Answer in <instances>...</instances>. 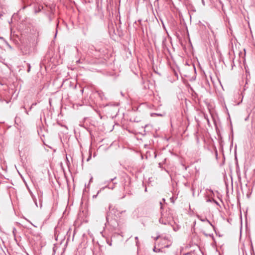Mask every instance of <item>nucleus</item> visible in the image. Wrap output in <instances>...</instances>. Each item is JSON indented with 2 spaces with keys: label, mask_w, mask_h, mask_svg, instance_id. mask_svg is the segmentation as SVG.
<instances>
[{
  "label": "nucleus",
  "mask_w": 255,
  "mask_h": 255,
  "mask_svg": "<svg viewBox=\"0 0 255 255\" xmlns=\"http://www.w3.org/2000/svg\"><path fill=\"white\" fill-rule=\"evenodd\" d=\"M106 219H107V222L110 225L112 226L113 227V228H117L118 227V222H117L116 220H111L110 221H109V218H108V217H107Z\"/></svg>",
  "instance_id": "1"
},
{
  "label": "nucleus",
  "mask_w": 255,
  "mask_h": 255,
  "mask_svg": "<svg viewBox=\"0 0 255 255\" xmlns=\"http://www.w3.org/2000/svg\"><path fill=\"white\" fill-rule=\"evenodd\" d=\"M159 222L160 223L164 225H166L168 223V221L164 219L162 214L161 215V217L159 220Z\"/></svg>",
  "instance_id": "2"
},
{
  "label": "nucleus",
  "mask_w": 255,
  "mask_h": 255,
  "mask_svg": "<svg viewBox=\"0 0 255 255\" xmlns=\"http://www.w3.org/2000/svg\"><path fill=\"white\" fill-rule=\"evenodd\" d=\"M126 212V211H120L118 210L117 209L115 210V214L116 216L120 217V214H121L123 213Z\"/></svg>",
  "instance_id": "3"
},
{
  "label": "nucleus",
  "mask_w": 255,
  "mask_h": 255,
  "mask_svg": "<svg viewBox=\"0 0 255 255\" xmlns=\"http://www.w3.org/2000/svg\"><path fill=\"white\" fill-rule=\"evenodd\" d=\"M198 218L202 222H207L209 224H210L211 226H212V224L211 223V222L207 219V218L205 217L203 218H201L200 217L198 216Z\"/></svg>",
  "instance_id": "4"
},
{
  "label": "nucleus",
  "mask_w": 255,
  "mask_h": 255,
  "mask_svg": "<svg viewBox=\"0 0 255 255\" xmlns=\"http://www.w3.org/2000/svg\"><path fill=\"white\" fill-rule=\"evenodd\" d=\"M27 66H28L27 72H29L30 71V68H31V66H30V64H27Z\"/></svg>",
  "instance_id": "5"
},
{
  "label": "nucleus",
  "mask_w": 255,
  "mask_h": 255,
  "mask_svg": "<svg viewBox=\"0 0 255 255\" xmlns=\"http://www.w3.org/2000/svg\"><path fill=\"white\" fill-rule=\"evenodd\" d=\"M36 105V103H33L31 105V107H30L29 110H31L32 109V107L34 106H35Z\"/></svg>",
  "instance_id": "6"
},
{
  "label": "nucleus",
  "mask_w": 255,
  "mask_h": 255,
  "mask_svg": "<svg viewBox=\"0 0 255 255\" xmlns=\"http://www.w3.org/2000/svg\"><path fill=\"white\" fill-rule=\"evenodd\" d=\"M33 200H34V202H35V204L36 206L37 207H38V205H37V204L36 199H35V198H33Z\"/></svg>",
  "instance_id": "7"
},
{
  "label": "nucleus",
  "mask_w": 255,
  "mask_h": 255,
  "mask_svg": "<svg viewBox=\"0 0 255 255\" xmlns=\"http://www.w3.org/2000/svg\"><path fill=\"white\" fill-rule=\"evenodd\" d=\"M135 239L136 240V245L138 244V237H136L135 238Z\"/></svg>",
  "instance_id": "8"
},
{
  "label": "nucleus",
  "mask_w": 255,
  "mask_h": 255,
  "mask_svg": "<svg viewBox=\"0 0 255 255\" xmlns=\"http://www.w3.org/2000/svg\"><path fill=\"white\" fill-rule=\"evenodd\" d=\"M41 10V9L40 8V7H39L38 9H37V10H35V12L37 13L39 11H40Z\"/></svg>",
  "instance_id": "9"
},
{
  "label": "nucleus",
  "mask_w": 255,
  "mask_h": 255,
  "mask_svg": "<svg viewBox=\"0 0 255 255\" xmlns=\"http://www.w3.org/2000/svg\"><path fill=\"white\" fill-rule=\"evenodd\" d=\"M213 202H214L215 204H217V205H218V204H219L217 201H215V200H213Z\"/></svg>",
  "instance_id": "10"
},
{
  "label": "nucleus",
  "mask_w": 255,
  "mask_h": 255,
  "mask_svg": "<svg viewBox=\"0 0 255 255\" xmlns=\"http://www.w3.org/2000/svg\"><path fill=\"white\" fill-rule=\"evenodd\" d=\"M202 3L203 4V5H204L205 4L204 0H202Z\"/></svg>",
  "instance_id": "11"
},
{
  "label": "nucleus",
  "mask_w": 255,
  "mask_h": 255,
  "mask_svg": "<svg viewBox=\"0 0 255 255\" xmlns=\"http://www.w3.org/2000/svg\"><path fill=\"white\" fill-rule=\"evenodd\" d=\"M160 205H161V207H160V208H161V209H162V203H161V202H160Z\"/></svg>",
  "instance_id": "12"
},
{
  "label": "nucleus",
  "mask_w": 255,
  "mask_h": 255,
  "mask_svg": "<svg viewBox=\"0 0 255 255\" xmlns=\"http://www.w3.org/2000/svg\"><path fill=\"white\" fill-rule=\"evenodd\" d=\"M207 201H208V202H209V201L210 202V201H211V200H210V199H208V200H207Z\"/></svg>",
  "instance_id": "13"
},
{
  "label": "nucleus",
  "mask_w": 255,
  "mask_h": 255,
  "mask_svg": "<svg viewBox=\"0 0 255 255\" xmlns=\"http://www.w3.org/2000/svg\"><path fill=\"white\" fill-rule=\"evenodd\" d=\"M158 238H159L158 237H157L155 238V240H157V239H158Z\"/></svg>",
  "instance_id": "14"
},
{
  "label": "nucleus",
  "mask_w": 255,
  "mask_h": 255,
  "mask_svg": "<svg viewBox=\"0 0 255 255\" xmlns=\"http://www.w3.org/2000/svg\"><path fill=\"white\" fill-rule=\"evenodd\" d=\"M153 251H154V252H156V251H155V248H154Z\"/></svg>",
  "instance_id": "15"
},
{
  "label": "nucleus",
  "mask_w": 255,
  "mask_h": 255,
  "mask_svg": "<svg viewBox=\"0 0 255 255\" xmlns=\"http://www.w3.org/2000/svg\"><path fill=\"white\" fill-rule=\"evenodd\" d=\"M26 114L28 115V112L26 111Z\"/></svg>",
  "instance_id": "16"
}]
</instances>
